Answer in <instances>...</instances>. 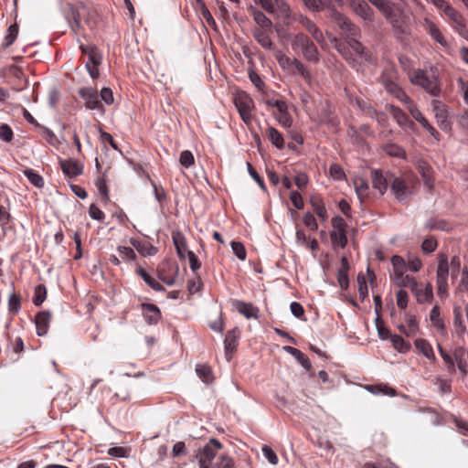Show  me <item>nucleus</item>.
Returning <instances> with one entry per match:
<instances>
[{"label": "nucleus", "instance_id": "1", "mask_svg": "<svg viewBox=\"0 0 468 468\" xmlns=\"http://www.w3.org/2000/svg\"><path fill=\"white\" fill-rule=\"evenodd\" d=\"M309 11L312 12H325V16L333 20L339 29H346L351 34H354L356 29L355 24L346 17L343 13L339 12L334 5L332 0H301Z\"/></svg>", "mask_w": 468, "mask_h": 468}, {"label": "nucleus", "instance_id": "2", "mask_svg": "<svg viewBox=\"0 0 468 468\" xmlns=\"http://www.w3.org/2000/svg\"><path fill=\"white\" fill-rule=\"evenodd\" d=\"M291 46L295 52H301L306 60L311 62L319 61L318 49L311 38L305 34H295L291 40Z\"/></svg>", "mask_w": 468, "mask_h": 468}, {"label": "nucleus", "instance_id": "3", "mask_svg": "<svg viewBox=\"0 0 468 468\" xmlns=\"http://www.w3.org/2000/svg\"><path fill=\"white\" fill-rule=\"evenodd\" d=\"M410 80L413 85L420 86L433 97H438L441 94L439 81L434 75H429L422 69H414L410 73Z\"/></svg>", "mask_w": 468, "mask_h": 468}, {"label": "nucleus", "instance_id": "4", "mask_svg": "<svg viewBox=\"0 0 468 468\" xmlns=\"http://www.w3.org/2000/svg\"><path fill=\"white\" fill-rule=\"evenodd\" d=\"M389 185L392 194L400 203L407 202L416 193L413 180H406L390 175Z\"/></svg>", "mask_w": 468, "mask_h": 468}, {"label": "nucleus", "instance_id": "5", "mask_svg": "<svg viewBox=\"0 0 468 468\" xmlns=\"http://www.w3.org/2000/svg\"><path fill=\"white\" fill-rule=\"evenodd\" d=\"M448 277H449V262L448 257L444 253L438 254V266L436 270V283L438 294L440 296L447 295L448 292Z\"/></svg>", "mask_w": 468, "mask_h": 468}, {"label": "nucleus", "instance_id": "6", "mask_svg": "<svg viewBox=\"0 0 468 468\" xmlns=\"http://www.w3.org/2000/svg\"><path fill=\"white\" fill-rule=\"evenodd\" d=\"M221 448L222 444L217 439H210L204 447L200 448L196 454L199 468H209L212 460Z\"/></svg>", "mask_w": 468, "mask_h": 468}, {"label": "nucleus", "instance_id": "7", "mask_svg": "<svg viewBox=\"0 0 468 468\" xmlns=\"http://www.w3.org/2000/svg\"><path fill=\"white\" fill-rule=\"evenodd\" d=\"M234 104L242 121L246 124H250L252 121L251 112L254 108L252 99L245 92H238L234 97Z\"/></svg>", "mask_w": 468, "mask_h": 468}, {"label": "nucleus", "instance_id": "8", "mask_svg": "<svg viewBox=\"0 0 468 468\" xmlns=\"http://www.w3.org/2000/svg\"><path fill=\"white\" fill-rule=\"evenodd\" d=\"M258 3L266 12L279 18L287 19L292 15L291 7L285 0H258Z\"/></svg>", "mask_w": 468, "mask_h": 468}, {"label": "nucleus", "instance_id": "9", "mask_svg": "<svg viewBox=\"0 0 468 468\" xmlns=\"http://www.w3.org/2000/svg\"><path fill=\"white\" fill-rule=\"evenodd\" d=\"M431 105L438 126L443 132H450L452 130V122L446 104L441 101L432 100Z\"/></svg>", "mask_w": 468, "mask_h": 468}, {"label": "nucleus", "instance_id": "10", "mask_svg": "<svg viewBox=\"0 0 468 468\" xmlns=\"http://www.w3.org/2000/svg\"><path fill=\"white\" fill-rule=\"evenodd\" d=\"M388 22L392 27V32L396 39L402 43L409 40L410 28L402 14L396 13V15Z\"/></svg>", "mask_w": 468, "mask_h": 468}, {"label": "nucleus", "instance_id": "11", "mask_svg": "<svg viewBox=\"0 0 468 468\" xmlns=\"http://www.w3.org/2000/svg\"><path fill=\"white\" fill-rule=\"evenodd\" d=\"M80 96L85 101V107L89 110H99L104 112L101 101L99 100L97 90L91 87H84L79 90Z\"/></svg>", "mask_w": 468, "mask_h": 468}, {"label": "nucleus", "instance_id": "12", "mask_svg": "<svg viewBox=\"0 0 468 468\" xmlns=\"http://www.w3.org/2000/svg\"><path fill=\"white\" fill-rule=\"evenodd\" d=\"M355 28L356 31L354 34L349 33L346 29H340L341 35H343L346 38H347V43L349 47L361 58H365L366 60L370 59V55L365 52L364 46L356 40V37L360 35L359 28L355 25Z\"/></svg>", "mask_w": 468, "mask_h": 468}, {"label": "nucleus", "instance_id": "13", "mask_svg": "<svg viewBox=\"0 0 468 468\" xmlns=\"http://www.w3.org/2000/svg\"><path fill=\"white\" fill-rule=\"evenodd\" d=\"M444 15L449 17L452 27L459 33V35L465 37L468 34L464 17L452 5L444 12Z\"/></svg>", "mask_w": 468, "mask_h": 468}, {"label": "nucleus", "instance_id": "14", "mask_svg": "<svg viewBox=\"0 0 468 468\" xmlns=\"http://www.w3.org/2000/svg\"><path fill=\"white\" fill-rule=\"evenodd\" d=\"M353 12L362 19L372 22L374 11L365 0H348Z\"/></svg>", "mask_w": 468, "mask_h": 468}, {"label": "nucleus", "instance_id": "15", "mask_svg": "<svg viewBox=\"0 0 468 468\" xmlns=\"http://www.w3.org/2000/svg\"><path fill=\"white\" fill-rule=\"evenodd\" d=\"M233 306L239 314L244 315L247 319H250V318L258 319L259 318V313H260L259 308L254 306L250 303H246V302H243L240 300H235L233 302Z\"/></svg>", "mask_w": 468, "mask_h": 468}, {"label": "nucleus", "instance_id": "16", "mask_svg": "<svg viewBox=\"0 0 468 468\" xmlns=\"http://www.w3.org/2000/svg\"><path fill=\"white\" fill-rule=\"evenodd\" d=\"M272 33V27L270 29L267 28H254L252 31V35L256 41L265 49H272L273 43L271 38V34Z\"/></svg>", "mask_w": 468, "mask_h": 468}, {"label": "nucleus", "instance_id": "17", "mask_svg": "<svg viewBox=\"0 0 468 468\" xmlns=\"http://www.w3.org/2000/svg\"><path fill=\"white\" fill-rule=\"evenodd\" d=\"M141 309L147 324H156L161 319V312L156 305L153 303H142Z\"/></svg>", "mask_w": 468, "mask_h": 468}, {"label": "nucleus", "instance_id": "18", "mask_svg": "<svg viewBox=\"0 0 468 468\" xmlns=\"http://www.w3.org/2000/svg\"><path fill=\"white\" fill-rule=\"evenodd\" d=\"M51 314L48 311L38 312L35 317L37 334L38 336L46 335L49 327Z\"/></svg>", "mask_w": 468, "mask_h": 468}, {"label": "nucleus", "instance_id": "19", "mask_svg": "<svg viewBox=\"0 0 468 468\" xmlns=\"http://www.w3.org/2000/svg\"><path fill=\"white\" fill-rule=\"evenodd\" d=\"M418 172L421 175L424 185L431 191L433 188L434 179L431 166L425 161L420 160L416 165Z\"/></svg>", "mask_w": 468, "mask_h": 468}, {"label": "nucleus", "instance_id": "20", "mask_svg": "<svg viewBox=\"0 0 468 468\" xmlns=\"http://www.w3.org/2000/svg\"><path fill=\"white\" fill-rule=\"evenodd\" d=\"M423 25L428 34L434 41L438 42L441 46H447L445 37L434 22L426 17L423 19Z\"/></svg>", "mask_w": 468, "mask_h": 468}, {"label": "nucleus", "instance_id": "21", "mask_svg": "<svg viewBox=\"0 0 468 468\" xmlns=\"http://www.w3.org/2000/svg\"><path fill=\"white\" fill-rule=\"evenodd\" d=\"M239 337V330L234 328L229 331L225 336L224 345L227 359H230V354L236 349L238 346V339Z\"/></svg>", "mask_w": 468, "mask_h": 468}, {"label": "nucleus", "instance_id": "22", "mask_svg": "<svg viewBox=\"0 0 468 468\" xmlns=\"http://www.w3.org/2000/svg\"><path fill=\"white\" fill-rule=\"evenodd\" d=\"M89 13V9L83 5L71 11V16L73 21H70L69 23L71 29L76 34L80 32L82 27L81 20L85 18L86 15H88Z\"/></svg>", "mask_w": 468, "mask_h": 468}, {"label": "nucleus", "instance_id": "23", "mask_svg": "<svg viewBox=\"0 0 468 468\" xmlns=\"http://www.w3.org/2000/svg\"><path fill=\"white\" fill-rule=\"evenodd\" d=\"M372 185L373 187L383 195L387 189L388 185L389 184V176L386 177L383 176V173L380 170L374 169L371 172Z\"/></svg>", "mask_w": 468, "mask_h": 468}, {"label": "nucleus", "instance_id": "24", "mask_svg": "<svg viewBox=\"0 0 468 468\" xmlns=\"http://www.w3.org/2000/svg\"><path fill=\"white\" fill-rule=\"evenodd\" d=\"M391 279L393 280L396 286L399 288L410 287L412 291V288L418 285V282L413 276L405 274V271L392 273Z\"/></svg>", "mask_w": 468, "mask_h": 468}, {"label": "nucleus", "instance_id": "25", "mask_svg": "<svg viewBox=\"0 0 468 468\" xmlns=\"http://www.w3.org/2000/svg\"><path fill=\"white\" fill-rule=\"evenodd\" d=\"M60 167L69 176H77L82 173V165L73 159L60 160Z\"/></svg>", "mask_w": 468, "mask_h": 468}, {"label": "nucleus", "instance_id": "26", "mask_svg": "<svg viewBox=\"0 0 468 468\" xmlns=\"http://www.w3.org/2000/svg\"><path fill=\"white\" fill-rule=\"evenodd\" d=\"M418 303H428L431 302L433 298V292H432V286L431 283H427L424 287V289L419 288V284L414 286L411 291Z\"/></svg>", "mask_w": 468, "mask_h": 468}, {"label": "nucleus", "instance_id": "27", "mask_svg": "<svg viewBox=\"0 0 468 468\" xmlns=\"http://www.w3.org/2000/svg\"><path fill=\"white\" fill-rule=\"evenodd\" d=\"M172 239L178 257L185 259L186 253L187 254V251H189L186 247L185 236L180 231H174L172 233Z\"/></svg>", "mask_w": 468, "mask_h": 468}, {"label": "nucleus", "instance_id": "28", "mask_svg": "<svg viewBox=\"0 0 468 468\" xmlns=\"http://www.w3.org/2000/svg\"><path fill=\"white\" fill-rule=\"evenodd\" d=\"M251 16L257 24L255 28H267L272 27V22L269 19L261 10L251 8Z\"/></svg>", "mask_w": 468, "mask_h": 468}, {"label": "nucleus", "instance_id": "29", "mask_svg": "<svg viewBox=\"0 0 468 468\" xmlns=\"http://www.w3.org/2000/svg\"><path fill=\"white\" fill-rule=\"evenodd\" d=\"M414 344H415L416 349L420 354H422L425 357H427L428 359H431V360L435 359V355L432 350V347L427 340H425L423 338H418L415 340Z\"/></svg>", "mask_w": 468, "mask_h": 468}, {"label": "nucleus", "instance_id": "30", "mask_svg": "<svg viewBox=\"0 0 468 468\" xmlns=\"http://www.w3.org/2000/svg\"><path fill=\"white\" fill-rule=\"evenodd\" d=\"M330 239L334 247L344 249L347 244L346 229H333L330 233Z\"/></svg>", "mask_w": 468, "mask_h": 468}, {"label": "nucleus", "instance_id": "31", "mask_svg": "<svg viewBox=\"0 0 468 468\" xmlns=\"http://www.w3.org/2000/svg\"><path fill=\"white\" fill-rule=\"evenodd\" d=\"M131 242L136 250L144 257L154 256L158 251L157 248L152 245L150 242H135L133 240Z\"/></svg>", "mask_w": 468, "mask_h": 468}, {"label": "nucleus", "instance_id": "32", "mask_svg": "<svg viewBox=\"0 0 468 468\" xmlns=\"http://www.w3.org/2000/svg\"><path fill=\"white\" fill-rule=\"evenodd\" d=\"M266 134L271 144L278 149H282L284 147V139L282 133L274 127L269 126L266 130Z\"/></svg>", "mask_w": 468, "mask_h": 468}, {"label": "nucleus", "instance_id": "33", "mask_svg": "<svg viewBox=\"0 0 468 468\" xmlns=\"http://www.w3.org/2000/svg\"><path fill=\"white\" fill-rule=\"evenodd\" d=\"M430 319L431 324L441 333L445 331V324L443 319L441 317L440 308L438 305L433 306L430 312Z\"/></svg>", "mask_w": 468, "mask_h": 468}, {"label": "nucleus", "instance_id": "34", "mask_svg": "<svg viewBox=\"0 0 468 468\" xmlns=\"http://www.w3.org/2000/svg\"><path fill=\"white\" fill-rule=\"evenodd\" d=\"M386 90L388 92L393 94L401 102H410V98L397 84L393 82H388L386 84Z\"/></svg>", "mask_w": 468, "mask_h": 468}, {"label": "nucleus", "instance_id": "35", "mask_svg": "<svg viewBox=\"0 0 468 468\" xmlns=\"http://www.w3.org/2000/svg\"><path fill=\"white\" fill-rule=\"evenodd\" d=\"M310 203L314 212L321 218V220L325 221L327 218V212L323 203V200L319 197H312L310 199Z\"/></svg>", "mask_w": 468, "mask_h": 468}, {"label": "nucleus", "instance_id": "36", "mask_svg": "<svg viewBox=\"0 0 468 468\" xmlns=\"http://www.w3.org/2000/svg\"><path fill=\"white\" fill-rule=\"evenodd\" d=\"M136 272L153 290L156 292H161L164 290L162 284L151 275H149L144 269L138 268Z\"/></svg>", "mask_w": 468, "mask_h": 468}, {"label": "nucleus", "instance_id": "37", "mask_svg": "<svg viewBox=\"0 0 468 468\" xmlns=\"http://www.w3.org/2000/svg\"><path fill=\"white\" fill-rule=\"evenodd\" d=\"M455 363L459 370L465 376L468 373V366L465 361V351L463 348H458L454 351V364Z\"/></svg>", "mask_w": 468, "mask_h": 468}, {"label": "nucleus", "instance_id": "38", "mask_svg": "<svg viewBox=\"0 0 468 468\" xmlns=\"http://www.w3.org/2000/svg\"><path fill=\"white\" fill-rule=\"evenodd\" d=\"M389 112L400 126H406L409 122L413 124L401 109L396 106H390Z\"/></svg>", "mask_w": 468, "mask_h": 468}, {"label": "nucleus", "instance_id": "39", "mask_svg": "<svg viewBox=\"0 0 468 468\" xmlns=\"http://www.w3.org/2000/svg\"><path fill=\"white\" fill-rule=\"evenodd\" d=\"M274 57L282 69H289L293 65L294 58H291L281 50H276Z\"/></svg>", "mask_w": 468, "mask_h": 468}, {"label": "nucleus", "instance_id": "40", "mask_svg": "<svg viewBox=\"0 0 468 468\" xmlns=\"http://www.w3.org/2000/svg\"><path fill=\"white\" fill-rule=\"evenodd\" d=\"M196 372L204 383H210L213 380L211 368L207 365H197Z\"/></svg>", "mask_w": 468, "mask_h": 468}, {"label": "nucleus", "instance_id": "41", "mask_svg": "<svg viewBox=\"0 0 468 468\" xmlns=\"http://www.w3.org/2000/svg\"><path fill=\"white\" fill-rule=\"evenodd\" d=\"M24 175L27 176L28 181L36 187L40 188L44 186L43 177L34 170L27 168L24 171Z\"/></svg>", "mask_w": 468, "mask_h": 468}, {"label": "nucleus", "instance_id": "42", "mask_svg": "<svg viewBox=\"0 0 468 468\" xmlns=\"http://www.w3.org/2000/svg\"><path fill=\"white\" fill-rule=\"evenodd\" d=\"M384 151L390 156H395V157H399V158H406L405 150L398 144H388L385 145Z\"/></svg>", "mask_w": 468, "mask_h": 468}, {"label": "nucleus", "instance_id": "43", "mask_svg": "<svg viewBox=\"0 0 468 468\" xmlns=\"http://www.w3.org/2000/svg\"><path fill=\"white\" fill-rule=\"evenodd\" d=\"M130 385L125 382H120L115 387V397L120 400H126L130 397Z\"/></svg>", "mask_w": 468, "mask_h": 468}, {"label": "nucleus", "instance_id": "44", "mask_svg": "<svg viewBox=\"0 0 468 468\" xmlns=\"http://www.w3.org/2000/svg\"><path fill=\"white\" fill-rule=\"evenodd\" d=\"M390 340L394 347L399 352H407L410 349V343L406 342L400 335H390Z\"/></svg>", "mask_w": 468, "mask_h": 468}, {"label": "nucleus", "instance_id": "45", "mask_svg": "<svg viewBox=\"0 0 468 468\" xmlns=\"http://www.w3.org/2000/svg\"><path fill=\"white\" fill-rule=\"evenodd\" d=\"M47 297V289L45 285L39 284L35 288L33 303L35 305H41Z\"/></svg>", "mask_w": 468, "mask_h": 468}, {"label": "nucleus", "instance_id": "46", "mask_svg": "<svg viewBox=\"0 0 468 468\" xmlns=\"http://www.w3.org/2000/svg\"><path fill=\"white\" fill-rule=\"evenodd\" d=\"M453 325L458 330L460 334H463L466 330V327L463 322L462 310L460 307L455 306L453 309Z\"/></svg>", "mask_w": 468, "mask_h": 468}, {"label": "nucleus", "instance_id": "47", "mask_svg": "<svg viewBox=\"0 0 468 468\" xmlns=\"http://www.w3.org/2000/svg\"><path fill=\"white\" fill-rule=\"evenodd\" d=\"M391 263L393 266V273L406 271L407 270L406 260L399 255L392 256Z\"/></svg>", "mask_w": 468, "mask_h": 468}, {"label": "nucleus", "instance_id": "48", "mask_svg": "<svg viewBox=\"0 0 468 468\" xmlns=\"http://www.w3.org/2000/svg\"><path fill=\"white\" fill-rule=\"evenodd\" d=\"M17 34H18L17 25L16 24L11 25L7 29V34L5 37V42H4L3 46L5 48L11 46L15 42V40L17 37Z\"/></svg>", "mask_w": 468, "mask_h": 468}, {"label": "nucleus", "instance_id": "49", "mask_svg": "<svg viewBox=\"0 0 468 468\" xmlns=\"http://www.w3.org/2000/svg\"><path fill=\"white\" fill-rule=\"evenodd\" d=\"M117 251H118L119 257L121 258L122 261H131L135 260V258H136L135 252L130 247L119 246L117 248Z\"/></svg>", "mask_w": 468, "mask_h": 468}, {"label": "nucleus", "instance_id": "50", "mask_svg": "<svg viewBox=\"0 0 468 468\" xmlns=\"http://www.w3.org/2000/svg\"><path fill=\"white\" fill-rule=\"evenodd\" d=\"M292 66L295 68L296 72L301 77H303L308 82L311 81L312 75H311L310 71L307 69V68L304 66L303 63H302L297 58H294V62H293Z\"/></svg>", "mask_w": 468, "mask_h": 468}, {"label": "nucleus", "instance_id": "51", "mask_svg": "<svg viewBox=\"0 0 468 468\" xmlns=\"http://www.w3.org/2000/svg\"><path fill=\"white\" fill-rule=\"evenodd\" d=\"M408 326L410 327V332L406 331V327L404 325L399 326V330L405 334L407 336H412L414 335L418 331V323L416 321V318L414 316H409L408 319Z\"/></svg>", "mask_w": 468, "mask_h": 468}, {"label": "nucleus", "instance_id": "52", "mask_svg": "<svg viewBox=\"0 0 468 468\" xmlns=\"http://www.w3.org/2000/svg\"><path fill=\"white\" fill-rule=\"evenodd\" d=\"M354 184H355L356 192L359 199L362 200V198L367 196L368 185L362 178L356 179Z\"/></svg>", "mask_w": 468, "mask_h": 468}, {"label": "nucleus", "instance_id": "53", "mask_svg": "<svg viewBox=\"0 0 468 468\" xmlns=\"http://www.w3.org/2000/svg\"><path fill=\"white\" fill-rule=\"evenodd\" d=\"M231 249L233 250V253L236 255V257L239 260L244 261L246 259V256H247L246 249L241 242L232 241Z\"/></svg>", "mask_w": 468, "mask_h": 468}, {"label": "nucleus", "instance_id": "54", "mask_svg": "<svg viewBox=\"0 0 468 468\" xmlns=\"http://www.w3.org/2000/svg\"><path fill=\"white\" fill-rule=\"evenodd\" d=\"M370 392L372 393H383L385 395H388V396H395L396 395V390L390 387H388L386 385L384 386H368L367 388Z\"/></svg>", "mask_w": 468, "mask_h": 468}, {"label": "nucleus", "instance_id": "55", "mask_svg": "<svg viewBox=\"0 0 468 468\" xmlns=\"http://www.w3.org/2000/svg\"><path fill=\"white\" fill-rule=\"evenodd\" d=\"M179 162L184 167H186V168L190 167L191 165H194V162H195L193 154L188 150L183 151L180 154Z\"/></svg>", "mask_w": 468, "mask_h": 468}, {"label": "nucleus", "instance_id": "56", "mask_svg": "<svg viewBox=\"0 0 468 468\" xmlns=\"http://www.w3.org/2000/svg\"><path fill=\"white\" fill-rule=\"evenodd\" d=\"M406 263L407 269L414 272L419 271L422 267V262L417 256H409L406 261Z\"/></svg>", "mask_w": 468, "mask_h": 468}, {"label": "nucleus", "instance_id": "57", "mask_svg": "<svg viewBox=\"0 0 468 468\" xmlns=\"http://www.w3.org/2000/svg\"><path fill=\"white\" fill-rule=\"evenodd\" d=\"M438 246V242L434 238H427L421 244V250L424 253L430 254L433 252Z\"/></svg>", "mask_w": 468, "mask_h": 468}, {"label": "nucleus", "instance_id": "58", "mask_svg": "<svg viewBox=\"0 0 468 468\" xmlns=\"http://www.w3.org/2000/svg\"><path fill=\"white\" fill-rule=\"evenodd\" d=\"M358 293L361 301H364L368 294L367 284L363 275L357 276Z\"/></svg>", "mask_w": 468, "mask_h": 468}, {"label": "nucleus", "instance_id": "59", "mask_svg": "<svg viewBox=\"0 0 468 468\" xmlns=\"http://www.w3.org/2000/svg\"><path fill=\"white\" fill-rule=\"evenodd\" d=\"M439 351H440L441 356L442 357L443 361L448 365V371L450 373L454 372L455 371L454 354L452 356L447 354L440 346H439Z\"/></svg>", "mask_w": 468, "mask_h": 468}, {"label": "nucleus", "instance_id": "60", "mask_svg": "<svg viewBox=\"0 0 468 468\" xmlns=\"http://www.w3.org/2000/svg\"><path fill=\"white\" fill-rule=\"evenodd\" d=\"M380 13L384 16L387 21H389L395 15L396 11L393 7L388 3V0L378 8Z\"/></svg>", "mask_w": 468, "mask_h": 468}, {"label": "nucleus", "instance_id": "61", "mask_svg": "<svg viewBox=\"0 0 468 468\" xmlns=\"http://www.w3.org/2000/svg\"><path fill=\"white\" fill-rule=\"evenodd\" d=\"M376 326L378 330V336L386 340L390 337L389 330L383 324V322L380 317L376 318Z\"/></svg>", "mask_w": 468, "mask_h": 468}, {"label": "nucleus", "instance_id": "62", "mask_svg": "<svg viewBox=\"0 0 468 468\" xmlns=\"http://www.w3.org/2000/svg\"><path fill=\"white\" fill-rule=\"evenodd\" d=\"M397 304L400 309H406L409 303L408 292L402 289L399 290L397 294Z\"/></svg>", "mask_w": 468, "mask_h": 468}, {"label": "nucleus", "instance_id": "63", "mask_svg": "<svg viewBox=\"0 0 468 468\" xmlns=\"http://www.w3.org/2000/svg\"><path fill=\"white\" fill-rule=\"evenodd\" d=\"M261 451L263 456L270 462V463L273 465L278 463V457L271 447L268 445H263Z\"/></svg>", "mask_w": 468, "mask_h": 468}, {"label": "nucleus", "instance_id": "64", "mask_svg": "<svg viewBox=\"0 0 468 468\" xmlns=\"http://www.w3.org/2000/svg\"><path fill=\"white\" fill-rule=\"evenodd\" d=\"M215 468H235V463L230 457L222 455L217 462Z\"/></svg>", "mask_w": 468, "mask_h": 468}]
</instances>
